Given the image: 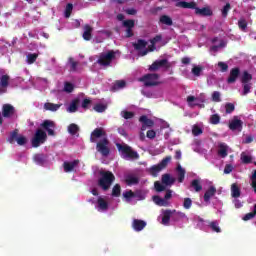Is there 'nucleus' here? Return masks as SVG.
Returning <instances> with one entry per match:
<instances>
[{
    "mask_svg": "<svg viewBox=\"0 0 256 256\" xmlns=\"http://www.w3.org/2000/svg\"><path fill=\"white\" fill-rule=\"evenodd\" d=\"M103 137V139H101ZM97 139H101L97 142ZM90 143L96 144V151L102 155V157H109L111 149L109 148V139L107 138V132L103 128H95L90 135Z\"/></svg>",
    "mask_w": 256,
    "mask_h": 256,
    "instance_id": "1",
    "label": "nucleus"
},
{
    "mask_svg": "<svg viewBox=\"0 0 256 256\" xmlns=\"http://www.w3.org/2000/svg\"><path fill=\"white\" fill-rule=\"evenodd\" d=\"M99 175L101 177L98 179V185L103 189V191H109L111 185H113L115 181V174L111 171L101 170Z\"/></svg>",
    "mask_w": 256,
    "mask_h": 256,
    "instance_id": "2",
    "label": "nucleus"
},
{
    "mask_svg": "<svg viewBox=\"0 0 256 256\" xmlns=\"http://www.w3.org/2000/svg\"><path fill=\"white\" fill-rule=\"evenodd\" d=\"M116 57V53L113 50L102 52L98 56L96 63L100 65V67H111V63H113Z\"/></svg>",
    "mask_w": 256,
    "mask_h": 256,
    "instance_id": "3",
    "label": "nucleus"
},
{
    "mask_svg": "<svg viewBox=\"0 0 256 256\" xmlns=\"http://www.w3.org/2000/svg\"><path fill=\"white\" fill-rule=\"evenodd\" d=\"M116 147L122 155H124V159H139V154L137 151L133 150L131 146L127 144H116Z\"/></svg>",
    "mask_w": 256,
    "mask_h": 256,
    "instance_id": "4",
    "label": "nucleus"
},
{
    "mask_svg": "<svg viewBox=\"0 0 256 256\" xmlns=\"http://www.w3.org/2000/svg\"><path fill=\"white\" fill-rule=\"evenodd\" d=\"M7 142L11 145L15 144L16 142L17 145L23 147V145H27V137L19 134V129H14L12 132H10Z\"/></svg>",
    "mask_w": 256,
    "mask_h": 256,
    "instance_id": "5",
    "label": "nucleus"
},
{
    "mask_svg": "<svg viewBox=\"0 0 256 256\" xmlns=\"http://www.w3.org/2000/svg\"><path fill=\"white\" fill-rule=\"evenodd\" d=\"M170 162H171V156H166L164 159L161 160L160 163L150 167L149 169L150 175H152V177H157V175H159V173H161L163 169L167 168V165H169Z\"/></svg>",
    "mask_w": 256,
    "mask_h": 256,
    "instance_id": "6",
    "label": "nucleus"
},
{
    "mask_svg": "<svg viewBox=\"0 0 256 256\" xmlns=\"http://www.w3.org/2000/svg\"><path fill=\"white\" fill-rule=\"evenodd\" d=\"M139 81L141 83H144L145 87H156V85H159V74L152 73V74H146L139 78Z\"/></svg>",
    "mask_w": 256,
    "mask_h": 256,
    "instance_id": "7",
    "label": "nucleus"
},
{
    "mask_svg": "<svg viewBox=\"0 0 256 256\" xmlns=\"http://www.w3.org/2000/svg\"><path fill=\"white\" fill-rule=\"evenodd\" d=\"M173 64L167 59L156 60L148 67L149 71H159V69H165L166 71L171 69Z\"/></svg>",
    "mask_w": 256,
    "mask_h": 256,
    "instance_id": "8",
    "label": "nucleus"
},
{
    "mask_svg": "<svg viewBox=\"0 0 256 256\" xmlns=\"http://www.w3.org/2000/svg\"><path fill=\"white\" fill-rule=\"evenodd\" d=\"M45 141H47V133L42 129H38L36 130V133L32 138V147H35V148L40 147V145H43Z\"/></svg>",
    "mask_w": 256,
    "mask_h": 256,
    "instance_id": "9",
    "label": "nucleus"
},
{
    "mask_svg": "<svg viewBox=\"0 0 256 256\" xmlns=\"http://www.w3.org/2000/svg\"><path fill=\"white\" fill-rule=\"evenodd\" d=\"M40 127L47 131L48 135L50 137H55V123L51 120H44L42 124H40Z\"/></svg>",
    "mask_w": 256,
    "mask_h": 256,
    "instance_id": "10",
    "label": "nucleus"
},
{
    "mask_svg": "<svg viewBox=\"0 0 256 256\" xmlns=\"http://www.w3.org/2000/svg\"><path fill=\"white\" fill-rule=\"evenodd\" d=\"M16 110L15 107L11 104H4L2 106V117H4L5 119H11V117H13V115H15Z\"/></svg>",
    "mask_w": 256,
    "mask_h": 256,
    "instance_id": "11",
    "label": "nucleus"
},
{
    "mask_svg": "<svg viewBox=\"0 0 256 256\" xmlns=\"http://www.w3.org/2000/svg\"><path fill=\"white\" fill-rule=\"evenodd\" d=\"M229 129L231 131H241V129H243V121L239 120V118L235 116L229 123Z\"/></svg>",
    "mask_w": 256,
    "mask_h": 256,
    "instance_id": "12",
    "label": "nucleus"
},
{
    "mask_svg": "<svg viewBox=\"0 0 256 256\" xmlns=\"http://www.w3.org/2000/svg\"><path fill=\"white\" fill-rule=\"evenodd\" d=\"M196 15H200V17H211L213 16V10H211L210 7H204V8H195Z\"/></svg>",
    "mask_w": 256,
    "mask_h": 256,
    "instance_id": "13",
    "label": "nucleus"
},
{
    "mask_svg": "<svg viewBox=\"0 0 256 256\" xmlns=\"http://www.w3.org/2000/svg\"><path fill=\"white\" fill-rule=\"evenodd\" d=\"M241 74V70L239 68H232L230 70V75L227 79V83L231 84V83H235V81H237V79L239 78V75Z\"/></svg>",
    "mask_w": 256,
    "mask_h": 256,
    "instance_id": "14",
    "label": "nucleus"
},
{
    "mask_svg": "<svg viewBox=\"0 0 256 256\" xmlns=\"http://www.w3.org/2000/svg\"><path fill=\"white\" fill-rule=\"evenodd\" d=\"M125 183L128 187H132V185H139V177L133 174H128L125 176Z\"/></svg>",
    "mask_w": 256,
    "mask_h": 256,
    "instance_id": "15",
    "label": "nucleus"
},
{
    "mask_svg": "<svg viewBox=\"0 0 256 256\" xmlns=\"http://www.w3.org/2000/svg\"><path fill=\"white\" fill-rule=\"evenodd\" d=\"M134 231H143L144 227H147V222L144 220L134 219L132 222Z\"/></svg>",
    "mask_w": 256,
    "mask_h": 256,
    "instance_id": "16",
    "label": "nucleus"
},
{
    "mask_svg": "<svg viewBox=\"0 0 256 256\" xmlns=\"http://www.w3.org/2000/svg\"><path fill=\"white\" fill-rule=\"evenodd\" d=\"M215 193H217V188H215V186H210L204 193L205 203H209V201H211V197H215Z\"/></svg>",
    "mask_w": 256,
    "mask_h": 256,
    "instance_id": "17",
    "label": "nucleus"
},
{
    "mask_svg": "<svg viewBox=\"0 0 256 256\" xmlns=\"http://www.w3.org/2000/svg\"><path fill=\"white\" fill-rule=\"evenodd\" d=\"M77 165H79V160H73L72 162H64L63 167L65 173H71V171H73V169H75Z\"/></svg>",
    "mask_w": 256,
    "mask_h": 256,
    "instance_id": "18",
    "label": "nucleus"
},
{
    "mask_svg": "<svg viewBox=\"0 0 256 256\" xmlns=\"http://www.w3.org/2000/svg\"><path fill=\"white\" fill-rule=\"evenodd\" d=\"M176 7H181L182 9H197V3L196 2H185L180 1L176 4Z\"/></svg>",
    "mask_w": 256,
    "mask_h": 256,
    "instance_id": "19",
    "label": "nucleus"
},
{
    "mask_svg": "<svg viewBox=\"0 0 256 256\" xmlns=\"http://www.w3.org/2000/svg\"><path fill=\"white\" fill-rule=\"evenodd\" d=\"M159 24L171 27L173 25V19L169 15H161L159 18Z\"/></svg>",
    "mask_w": 256,
    "mask_h": 256,
    "instance_id": "20",
    "label": "nucleus"
},
{
    "mask_svg": "<svg viewBox=\"0 0 256 256\" xmlns=\"http://www.w3.org/2000/svg\"><path fill=\"white\" fill-rule=\"evenodd\" d=\"M229 151V146L225 143H220L218 145V155L222 157V159H225L227 157V152Z\"/></svg>",
    "mask_w": 256,
    "mask_h": 256,
    "instance_id": "21",
    "label": "nucleus"
},
{
    "mask_svg": "<svg viewBox=\"0 0 256 256\" xmlns=\"http://www.w3.org/2000/svg\"><path fill=\"white\" fill-rule=\"evenodd\" d=\"M175 213V210H165L163 212L162 217V225H169V221H171V215Z\"/></svg>",
    "mask_w": 256,
    "mask_h": 256,
    "instance_id": "22",
    "label": "nucleus"
},
{
    "mask_svg": "<svg viewBox=\"0 0 256 256\" xmlns=\"http://www.w3.org/2000/svg\"><path fill=\"white\" fill-rule=\"evenodd\" d=\"M136 51H143L147 47V42L144 39H138L137 42L132 43Z\"/></svg>",
    "mask_w": 256,
    "mask_h": 256,
    "instance_id": "23",
    "label": "nucleus"
},
{
    "mask_svg": "<svg viewBox=\"0 0 256 256\" xmlns=\"http://www.w3.org/2000/svg\"><path fill=\"white\" fill-rule=\"evenodd\" d=\"M63 104H53L51 102H46L44 104V109L45 111H52V112H55V111H59V109H61V106Z\"/></svg>",
    "mask_w": 256,
    "mask_h": 256,
    "instance_id": "24",
    "label": "nucleus"
},
{
    "mask_svg": "<svg viewBox=\"0 0 256 256\" xmlns=\"http://www.w3.org/2000/svg\"><path fill=\"white\" fill-rule=\"evenodd\" d=\"M91 33H93V28L89 24H86L84 26L83 39L85 41H91V37H92Z\"/></svg>",
    "mask_w": 256,
    "mask_h": 256,
    "instance_id": "25",
    "label": "nucleus"
},
{
    "mask_svg": "<svg viewBox=\"0 0 256 256\" xmlns=\"http://www.w3.org/2000/svg\"><path fill=\"white\" fill-rule=\"evenodd\" d=\"M33 161L36 162L37 165H44L45 161H47V156H45V154H35Z\"/></svg>",
    "mask_w": 256,
    "mask_h": 256,
    "instance_id": "26",
    "label": "nucleus"
},
{
    "mask_svg": "<svg viewBox=\"0 0 256 256\" xmlns=\"http://www.w3.org/2000/svg\"><path fill=\"white\" fill-rule=\"evenodd\" d=\"M190 187L196 191V193H199V191H203V185H201V181L199 179H194L190 183Z\"/></svg>",
    "mask_w": 256,
    "mask_h": 256,
    "instance_id": "27",
    "label": "nucleus"
},
{
    "mask_svg": "<svg viewBox=\"0 0 256 256\" xmlns=\"http://www.w3.org/2000/svg\"><path fill=\"white\" fill-rule=\"evenodd\" d=\"M176 171L178 173V183H183V181H185V169L181 164H178Z\"/></svg>",
    "mask_w": 256,
    "mask_h": 256,
    "instance_id": "28",
    "label": "nucleus"
},
{
    "mask_svg": "<svg viewBox=\"0 0 256 256\" xmlns=\"http://www.w3.org/2000/svg\"><path fill=\"white\" fill-rule=\"evenodd\" d=\"M140 123L143 125H146V127H153L155 125V122L152 119H149L147 116L142 115L139 118Z\"/></svg>",
    "mask_w": 256,
    "mask_h": 256,
    "instance_id": "29",
    "label": "nucleus"
},
{
    "mask_svg": "<svg viewBox=\"0 0 256 256\" xmlns=\"http://www.w3.org/2000/svg\"><path fill=\"white\" fill-rule=\"evenodd\" d=\"M97 203H98V208L101 211H107V209H109V203L102 197L98 198Z\"/></svg>",
    "mask_w": 256,
    "mask_h": 256,
    "instance_id": "30",
    "label": "nucleus"
},
{
    "mask_svg": "<svg viewBox=\"0 0 256 256\" xmlns=\"http://www.w3.org/2000/svg\"><path fill=\"white\" fill-rule=\"evenodd\" d=\"M231 196L234 199H237V198L241 197V189H239V186H237V184H232V186H231Z\"/></svg>",
    "mask_w": 256,
    "mask_h": 256,
    "instance_id": "31",
    "label": "nucleus"
},
{
    "mask_svg": "<svg viewBox=\"0 0 256 256\" xmlns=\"http://www.w3.org/2000/svg\"><path fill=\"white\" fill-rule=\"evenodd\" d=\"M153 201L159 207H167L168 205V202L164 198H161V196H153Z\"/></svg>",
    "mask_w": 256,
    "mask_h": 256,
    "instance_id": "32",
    "label": "nucleus"
},
{
    "mask_svg": "<svg viewBox=\"0 0 256 256\" xmlns=\"http://www.w3.org/2000/svg\"><path fill=\"white\" fill-rule=\"evenodd\" d=\"M162 183L164 185H173L175 183V178L171 177V174L162 175Z\"/></svg>",
    "mask_w": 256,
    "mask_h": 256,
    "instance_id": "33",
    "label": "nucleus"
},
{
    "mask_svg": "<svg viewBox=\"0 0 256 256\" xmlns=\"http://www.w3.org/2000/svg\"><path fill=\"white\" fill-rule=\"evenodd\" d=\"M9 79L10 77L7 74L0 77V87H2V89H7V87H9Z\"/></svg>",
    "mask_w": 256,
    "mask_h": 256,
    "instance_id": "34",
    "label": "nucleus"
},
{
    "mask_svg": "<svg viewBox=\"0 0 256 256\" xmlns=\"http://www.w3.org/2000/svg\"><path fill=\"white\" fill-rule=\"evenodd\" d=\"M208 227H210L214 233H221V227H219V222L217 220L209 222Z\"/></svg>",
    "mask_w": 256,
    "mask_h": 256,
    "instance_id": "35",
    "label": "nucleus"
},
{
    "mask_svg": "<svg viewBox=\"0 0 256 256\" xmlns=\"http://www.w3.org/2000/svg\"><path fill=\"white\" fill-rule=\"evenodd\" d=\"M38 57H39V54H37V53H29L26 56V61H27L28 65H33V63H35V61H37Z\"/></svg>",
    "mask_w": 256,
    "mask_h": 256,
    "instance_id": "36",
    "label": "nucleus"
},
{
    "mask_svg": "<svg viewBox=\"0 0 256 256\" xmlns=\"http://www.w3.org/2000/svg\"><path fill=\"white\" fill-rule=\"evenodd\" d=\"M78 105H79V99H74V100L70 103V105H69L67 111H68L69 113H75V112L77 111Z\"/></svg>",
    "mask_w": 256,
    "mask_h": 256,
    "instance_id": "37",
    "label": "nucleus"
},
{
    "mask_svg": "<svg viewBox=\"0 0 256 256\" xmlns=\"http://www.w3.org/2000/svg\"><path fill=\"white\" fill-rule=\"evenodd\" d=\"M191 73L194 75V77H201V73H203V66H194Z\"/></svg>",
    "mask_w": 256,
    "mask_h": 256,
    "instance_id": "38",
    "label": "nucleus"
},
{
    "mask_svg": "<svg viewBox=\"0 0 256 256\" xmlns=\"http://www.w3.org/2000/svg\"><path fill=\"white\" fill-rule=\"evenodd\" d=\"M68 133L70 135H75L76 133H79V126L75 123H72L68 126Z\"/></svg>",
    "mask_w": 256,
    "mask_h": 256,
    "instance_id": "39",
    "label": "nucleus"
},
{
    "mask_svg": "<svg viewBox=\"0 0 256 256\" xmlns=\"http://www.w3.org/2000/svg\"><path fill=\"white\" fill-rule=\"evenodd\" d=\"M211 125H219L221 123V116L219 114H213L210 116Z\"/></svg>",
    "mask_w": 256,
    "mask_h": 256,
    "instance_id": "40",
    "label": "nucleus"
},
{
    "mask_svg": "<svg viewBox=\"0 0 256 256\" xmlns=\"http://www.w3.org/2000/svg\"><path fill=\"white\" fill-rule=\"evenodd\" d=\"M112 197H121V185L115 184L112 189Z\"/></svg>",
    "mask_w": 256,
    "mask_h": 256,
    "instance_id": "41",
    "label": "nucleus"
},
{
    "mask_svg": "<svg viewBox=\"0 0 256 256\" xmlns=\"http://www.w3.org/2000/svg\"><path fill=\"white\" fill-rule=\"evenodd\" d=\"M253 79V75H251L249 72L244 71L242 78H241V83H249Z\"/></svg>",
    "mask_w": 256,
    "mask_h": 256,
    "instance_id": "42",
    "label": "nucleus"
},
{
    "mask_svg": "<svg viewBox=\"0 0 256 256\" xmlns=\"http://www.w3.org/2000/svg\"><path fill=\"white\" fill-rule=\"evenodd\" d=\"M192 134L194 137H199V135H203V129H201V127L198 125H194L192 128Z\"/></svg>",
    "mask_w": 256,
    "mask_h": 256,
    "instance_id": "43",
    "label": "nucleus"
},
{
    "mask_svg": "<svg viewBox=\"0 0 256 256\" xmlns=\"http://www.w3.org/2000/svg\"><path fill=\"white\" fill-rule=\"evenodd\" d=\"M241 161H242V163H244V165H249V163H251V161H252V158H251V156L245 154V152H242Z\"/></svg>",
    "mask_w": 256,
    "mask_h": 256,
    "instance_id": "44",
    "label": "nucleus"
},
{
    "mask_svg": "<svg viewBox=\"0 0 256 256\" xmlns=\"http://www.w3.org/2000/svg\"><path fill=\"white\" fill-rule=\"evenodd\" d=\"M229 11H231V4L226 3V5L222 9V17L227 19V15H229Z\"/></svg>",
    "mask_w": 256,
    "mask_h": 256,
    "instance_id": "45",
    "label": "nucleus"
},
{
    "mask_svg": "<svg viewBox=\"0 0 256 256\" xmlns=\"http://www.w3.org/2000/svg\"><path fill=\"white\" fill-rule=\"evenodd\" d=\"M71 13H73V5L71 3H68L65 8L66 19H69V17H71Z\"/></svg>",
    "mask_w": 256,
    "mask_h": 256,
    "instance_id": "46",
    "label": "nucleus"
},
{
    "mask_svg": "<svg viewBox=\"0 0 256 256\" xmlns=\"http://www.w3.org/2000/svg\"><path fill=\"white\" fill-rule=\"evenodd\" d=\"M154 188L157 191V193H161V192L165 191V189H166L165 185L161 184V182H159V181H156L154 183Z\"/></svg>",
    "mask_w": 256,
    "mask_h": 256,
    "instance_id": "47",
    "label": "nucleus"
},
{
    "mask_svg": "<svg viewBox=\"0 0 256 256\" xmlns=\"http://www.w3.org/2000/svg\"><path fill=\"white\" fill-rule=\"evenodd\" d=\"M73 89H75V86L71 82H65L64 84L65 93H73Z\"/></svg>",
    "mask_w": 256,
    "mask_h": 256,
    "instance_id": "48",
    "label": "nucleus"
},
{
    "mask_svg": "<svg viewBox=\"0 0 256 256\" xmlns=\"http://www.w3.org/2000/svg\"><path fill=\"white\" fill-rule=\"evenodd\" d=\"M123 27L126 29H133V27H135V20H125L123 22Z\"/></svg>",
    "mask_w": 256,
    "mask_h": 256,
    "instance_id": "49",
    "label": "nucleus"
},
{
    "mask_svg": "<svg viewBox=\"0 0 256 256\" xmlns=\"http://www.w3.org/2000/svg\"><path fill=\"white\" fill-rule=\"evenodd\" d=\"M251 93V83H243L242 95H249Z\"/></svg>",
    "mask_w": 256,
    "mask_h": 256,
    "instance_id": "50",
    "label": "nucleus"
},
{
    "mask_svg": "<svg viewBox=\"0 0 256 256\" xmlns=\"http://www.w3.org/2000/svg\"><path fill=\"white\" fill-rule=\"evenodd\" d=\"M212 101H214L215 103H221V93L219 91L213 92Z\"/></svg>",
    "mask_w": 256,
    "mask_h": 256,
    "instance_id": "51",
    "label": "nucleus"
},
{
    "mask_svg": "<svg viewBox=\"0 0 256 256\" xmlns=\"http://www.w3.org/2000/svg\"><path fill=\"white\" fill-rule=\"evenodd\" d=\"M106 109H107V106H105L104 104H96L94 106V111H96L97 113H103L105 112Z\"/></svg>",
    "mask_w": 256,
    "mask_h": 256,
    "instance_id": "52",
    "label": "nucleus"
},
{
    "mask_svg": "<svg viewBox=\"0 0 256 256\" xmlns=\"http://www.w3.org/2000/svg\"><path fill=\"white\" fill-rule=\"evenodd\" d=\"M122 117H124L125 119H133V117H135V113L131 112V111H122L121 112Z\"/></svg>",
    "mask_w": 256,
    "mask_h": 256,
    "instance_id": "53",
    "label": "nucleus"
},
{
    "mask_svg": "<svg viewBox=\"0 0 256 256\" xmlns=\"http://www.w3.org/2000/svg\"><path fill=\"white\" fill-rule=\"evenodd\" d=\"M238 27L241 29V31H245L247 29V20L246 19H240L238 21Z\"/></svg>",
    "mask_w": 256,
    "mask_h": 256,
    "instance_id": "54",
    "label": "nucleus"
},
{
    "mask_svg": "<svg viewBox=\"0 0 256 256\" xmlns=\"http://www.w3.org/2000/svg\"><path fill=\"white\" fill-rule=\"evenodd\" d=\"M226 113L231 114L235 111V104L233 103H226L225 105Z\"/></svg>",
    "mask_w": 256,
    "mask_h": 256,
    "instance_id": "55",
    "label": "nucleus"
},
{
    "mask_svg": "<svg viewBox=\"0 0 256 256\" xmlns=\"http://www.w3.org/2000/svg\"><path fill=\"white\" fill-rule=\"evenodd\" d=\"M192 205H193V201L191 200V198L184 199V203H183L184 209H191Z\"/></svg>",
    "mask_w": 256,
    "mask_h": 256,
    "instance_id": "56",
    "label": "nucleus"
},
{
    "mask_svg": "<svg viewBox=\"0 0 256 256\" xmlns=\"http://www.w3.org/2000/svg\"><path fill=\"white\" fill-rule=\"evenodd\" d=\"M218 67L220 68L222 73H226V71H228L229 69V65H227V63L225 62H218Z\"/></svg>",
    "mask_w": 256,
    "mask_h": 256,
    "instance_id": "57",
    "label": "nucleus"
},
{
    "mask_svg": "<svg viewBox=\"0 0 256 256\" xmlns=\"http://www.w3.org/2000/svg\"><path fill=\"white\" fill-rule=\"evenodd\" d=\"M123 197H125V199H133L135 192L133 190L126 191L123 193Z\"/></svg>",
    "mask_w": 256,
    "mask_h": 256,
    "instance_id": "58",
    "label": "nucleus"
},
{
    "mask_svg": "<svg viewBox=\"0 0 256 256\" xmlns=\"http://www.w3.org/2000/svg\"><path fill=\"white\" fill-rule=\"evenodd\" d=\"M162 40H163V36L161 34H158L153 39L150 40V43L152 45H155L156 43H159Z\"/></svg>",
    "mask_w": 256,
    "mask_h": 256,
    "instance_id": "59",
    "label": "nucleus"
},
{
    "mask_svg": "<svg viewBox=\"0 0 256 256\" xmlns=\"http://www.w3.org/2000/svg\"><path fill=\"white\" fill-rule=\"evenodd\" d=\"M146 137L148 139H155V137H157V132H155V130H148L146 133Z\"/></svg>",
    "mask_w": 256,
    "mask_h": 256,
    "instance_id": "60",
    "label": "nucleus"
},
{
    "mask_svg": "<svg viewBox=\"0 0 256 256\" xmlns=\"http://www.w3.org/2000/svg\"><path fill=\"white\" fill-rule=\"evenodd\" d=\"M70 65H71V71H77V65L78 63L73 60V58L69 59Z\"/></svg>",
    "mask_w": 256,
    "mask_h": 256,
    "instance_id": "61",
    "label": "nucleus"
},
{
    "mask_svg": "<svg viewBox=\"0 0 256 256\" xmlns=\"http://www.w3.org/2000/svg\"><path fill=\"white\" fill-rule=\"evenodd\" d=\"M255 216L256 215L253 212H249L243 217V221H250V219L255 218Z\"/></svg>",
    "mask_w": 256,
    "mask_h": 256,
    "instance_id": "62",
    "label": "nucleus"
},
{
    "mask_svg": "<svg viewBox=\"0 0 256 256\" xmlns=\"http://www.w3.org/2000/svg\"><path fill=\"white\" fill-rule=\"evenodd\" d=\"M89 105H91V100L90 99H84L82 102V109H89Z\"/></svg>",
    "mask_w": 256,
    "mask_h": 256,
    "instance_id": "63",
    "label": "nucleus"
},
{
    "mask_svg": "<svg viewBox=\"0 0 256 256\" xmlns=\"http://www.w3.org/2000/svg\"><path fill=\"white\" fill-rule=\"evenodd\" d=\"M233 171V166L231 164H227L224 168L225 175H229Z\"/></svg>",
    "mask_w": 256,
    "mask_h": 256,
    "instance_id": "64",
    "label": "nucleus"
}]
</instances>
